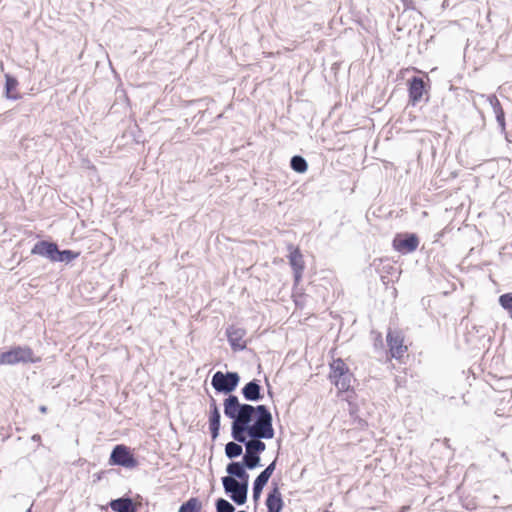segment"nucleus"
Wrapping results in <instances>:
<instances>
[{"label": "nucleus", "mask_w": 512, "mask_h": 512, "mask_svg": "<svg viewBox=\"0 0 512 512\" xmlns=\"http://www.w3.org/2000/svg\"><path fill=\"white\" fill-rule=\"evenodd\" d=\"M32 255L42 256L51 262L70 263L80 256V252L65 249L60 250L57 243L49 240L37 241L31 249Z\"/></svg>", "instance_id": "obj_3"}, {"label": "nucleus", "mask_w": 512, "mask_h": 512, "mask_svg": "<svg viewBox=\"0 0 512 512\" xmlns=\"http://www.w3.org/2000/svg\"><path fill=\"white\" fill-rule=\"evenodd\" d=\"M237 480V483H242L244 487L249 489V474L245 470L243 473H241L240 476L235 478Z\"/></svg>", "instance_id": "obj_30"}, {"label": "nucleus", "mask_w": 512, "mask_h": 512, "mask_svg": "<svg viewBox=\"0 0 512 512\" xmlns=\"http://www.w3.org/2000/svg\"><path fill=\"white\" fill-rule=\"evenodd\" d=\"M276 464L277 457L259 474V476L269 481V479L271 478L272 474L276 469Z\"/></svg>", "instance_id": "obj_29"}, {"label": "nucleus", "mask_w": 512, "mask_h": 512, "mask_svg": "<svg viewBox=\"0 0 512 512\" xmlns=\"http://www.w3.org/2000/svg\"><path fill=\"white\" fill-rule=\"evenodd\" d=\"M266 384H267V386H268V394L272 397V391H271V389H270V385H269V382H268V380H267V379H266Z\"/></svg>", "instance_id": "obj_36"}, {"label": "nucleus", "mask_w": 512, "mask_h": 512, "mask_svg": "<svg viewBox=\"0 0 512 512\" xmlns=\"http://www.w3.org/2000/svg\"><path fill=\"white\" fill-rule=\"evenodd\" d=\"M253 408H255V414L252 413L249 429L251 439L254 440L257 451L261 455L266 450V444L262 440H270L275 435L273 416L264 404L253 405Z\"/></svg>", "instance_id": "obj_2"}, {"label": "nucleus", "mask_w": 512, "mask_h": 512, "mask_svg": "<svg viewBox=\"0 0 512 512\" xmlns=\"http://www.w3.org/2000/svg\"><path fill=\"white\" fill-rule=\"evenodd\" d=\"M405 9L407 10H414L415 9V4H414V1L413 0H401Z\"/></svg>", "instance_id": "obj_31"}, {"label": "nucleus", "mask_w": 512, "mask_h": 512, "mask_svg": "<svg viewBox=\"0 0 512 512\" xmlns=\"http://www.w3.org/2000/svg\"><path fill=\"white\" fill-rule=\"evenodd\" d=\"M224 492L237 505H243L247 502L248 488L242 483L230 477H222L221 479Z\"/></svg>", "instance_id": "obj_8"}, {"label": "nucleus", "mask_w": 512, "mask_h": 512, "mask_svg": "<svg viewBox=\"0 0 512 512\" xmlns=\"http://www.w3.org/2000/svg\"><path fill=\"white\" fill-rule=\"evenodd\" d=\"M288 258L289 264L293 270L294 280L296 283H298L304 270L303 256L298 248H294L292 251H290Z\"/></svg>", "instance_id": "obj_14"}, {"label": "nucleus", "mask_w": 512, "mask_h": 512, "mask_svg": "<svg viewBox=\"0 0 512 512\" xmlns=\"http://www.w3.org/2000/svg\"><path fill=\"white\" fill-rule=\"evenodd\" d=\"M246 335V330L237 327L235 325H231L226 329L227 340L231 346V349L234 352L243 351L246 349V342L243 341L244 336Z\"/></svg>", "instance_id": "obj_11"}, {"label": "nucleus", "mask_w": 512, "mask_h": 512, "mask_svg": "<svg viewBox=\"0 0 512 512\" xmlns=\"http://www.w3.org/2000/svg\"><path fill=\"white\" fill-rule=\"evenodd\" d=\"M268 480L263 479L259 475L255 478L252 486V497L255 502L260 499L264 487L267 485Z\"/></svg>", "instance_id": "obj_25"}, {"label": "nucleus", "mask_w": 512, "mask_h": 512, "mask_svg": "<svg viewBox=\"0 0 512 512\" xmlns=\"http://www.w3.org/2000/svg\"><path fill=\"white\" fill-rule=\"evenodd\" d=\"M31 440L34 442H40L41 436L39 434H34V435H32Z\"/></svg>", "instance_id": "obj_34"}, {"label": "nucleus", "mask_w": 512, "mask_h": 512, "mask_svg": "<svg viewBox=\"0 0 512 512\" xmlns=\"http://www.w3.org/2000/svg\"><path fill=\"white\" fill-rule=\"evenodd\" d=\"M108 462L111 466H120L125 469H134L139 465L131 448L124 444H117L113 447Z\"/></svg>", "instance_id": "obj_6"}, {"label": "nucleus", "mask_w": 512, "mask_h": 512, "mask_svg": "<svg viewBox=\"0 0 512 512\" xmlns=\"http://www.w3.org/2000/svg\"><path fill=\"white\" fill-rule=\"evenodd\" d=\"M236 512H247V511H245V510H238V511H236Z\"/></svg>", "instance_id": "obj_37"}, {"label": "nucleus", "mask_w": 512, "mask_h": 512, "mask_svg": "<svg viewBox=\"0 0 512 512\" xmlns=\"http://www.w3.org/2000/svg\"><path fill=\"white\" fill-rule=\"evenodd\" d=\"M260 380L253 379L241 388V395L247 402H259L264 398Z\"/></svg>", "instance_id": "obj_13"}, {"label": "nucleus", "mask_w": 512, "mask_h": 512, "mask_svg": "<svg viewBox=\"0 0 512 512\" xmlns=\"http://www.w3.org/2000/svg\"><path fill=\"white\" fill-rule=\"evenodd\" d=\"M355 381L353 373L350 369L343 374V376L339 377V379L334 380V385L341 392H348L352 388V382Z\"/></svg>", "instance_id": "obj_20"}, {"label": "nucleus", "mask_w": 512, "mask_h": 512, "mask_svg": "<svg viewBox=\"0 0 512 512\" xmlns=\"http://www.w3.org/2000/svg\"><path fill=\"white\" fill-rule=\"evenodd\" d=\"M209 430L212 440H216L219 436L221 425L220 411H209Z\"/></svg>", "instance_id": "obj_19"}, {"label": "nucleus", "mask_w": 512, "mask_h": 512, "mask_svg": "<svg viewBox=\"0 0 512 512\" xmlns=\"http://www.w3.org/2000/svg\"><path fill=\"white\" fill-rule=\"evenodd\" d=\"M39 361L40 358L34 356V352L29 346H12L0 354V365L37 363Z\"/></svg>", "instance_id": "obj_5"}, {"label": "nucleus", "mask_w": 512, "mask_h": 512, "mask_svg": "<svg viewBox=\"0 0 512 512\" xmlns=\"http://www.w3.org/2000/svg\"><path fill=\"white\" fill-rule=\"evenodd\" d=\"M109 507L114 512H137V505L133 499L127 495L112 499L109 502Z\"/></svg>", "instance_id": "obj_15"}, {"label": "nucleus", "mask_w": 512, "mask_h": 512, "mask_svg": "<svg viewBox=\"0 0 512 512\" xmlns=\"http://www.w3.org/2000/svg\"><path fill=\"white\" fill-rule=\"evenodd\" d=\"M216 512H235V507L228 500L220 497L215 501Z\"/></svg>", "instance_id": "obj_27"}, {"label": "nucleus", "mask_w": 512, "mask_h": 512, "mask_svg": "<svg viewBox=\"0 0 512 512\" xmlns=\"http://www.w3.org/2000/svg\"><path fill=\"white\" fill-rule=\"evenodd\" d=\"M348 370L349 367L341 358L334 359L332 363H330V381L334 383V380L339 379V377L343 376V374L346 373Z\"/></svg>", "instance_id": "obj_17"}, {"label": "nucleus", "mask_w": 512, "mask_h": 512, "mask_svg": "<svg viewBox=\"0 0 512 512\" xmlns=\"http://www.w3.org/2000/svg\"><path fill=\"white\" fill-rule=\"evenodd\" d=\"M408 96L409 103L413 106L416 105L423 95L427 93V83L423 80V78L418 76L411 77L408 82Z\"/></svg>", "instance_id": "obj_9"}, {"label": "nucleus", "mask_w": 512, "mask_h": 512, "mask_svg": "<svg viewBox=\"0 0 512 512\" xmlns=\"http://www.w3.org/2000/svg\"><path fill=\"white\" fill-rule=\"evenodd\" d=\"M202 503L197 497H191L187 501L183 502L178 512H201Z\"/></svg>", "instance_id": "obj_22"}, {"label": "nucleus", "mask_w": 512, "mask_h": 512, "mask_svg": "<svg viewBox=\"0 0 512 512\" xmlns=\"http://www.w3.org/2000/svg\"><path fill=\"white\" fill-rule=\"evenodd\" d=\"M290 167L297 173H305L308 169V163L303 156L294 155L290 160Z\"/></svg>", "instance_id": "obj_24"}, {"label": "nucleus", "mask_w": 512, "mask_h": 512, "mask_svg": "<svg viewBox=\"0 0 512 512\" xmlns=\"http://www.w3.org/2000/svg\"><path fill=\"white\" fill-rule=\"evenodd\" d=\"M265 505L267 512H281L284 508V501L279 486L275 480L271 483V488L267 493Z\"/></svg>", "instance_id": "obj_10"}, {"label": "nucleus", "mask_w": 512, "mask_h": 512, "mask_svg": "<svg viewBox=\"0 0 512 512\" xmlns=\"http://www.w3.org/2000/svg\"><path fill=\"white\" fill-rule=\"evenodd\" d=\"M39 411H40L41 413H46V412H47V407H46V406H44V405H41V406L39 407Z\"/></svg>", "instance_id": "obj_35"}, {"label": "nucleus", "mask_w": 512, "mask_h": 512, "mask_svg": "<svg viewBox=\"0 0 512 512\" xmlns=\"http://www.w3.org/2000/svg\"><path fill=\"white\" fill-rule=\"evenodd\" d=\"M245 470H248V469L246 468L243 461H231L226 466V472L228 474L227 477H230L233 479L240 476L241 473H243Z\"/></svg>", "instance_id": "obj_23"}, {"label": "nucleus", "mask_w": 512, "mask_h": 512, "mask_svg": "<svg viewBox=\"0 0 512 512\" xmlns=\"http://www.w3.org/2000/svg\"><path fill=\"white\" fill-rule=\"evenodd\" d=\"M242 461L248 470H253L261 466V455H244Z\"/></svg>", "instance_id": "obj_26"}, {"label": "nucleus", "mask_w": 512, "mask_h": 512, "mask_svg": "<svg viewBox=\"0 0 512 512\" xmlns=\"http://www.w3.org/2000/svg\"><path fill=\"white\" fill-rule=\"evenodd\" d=\"M355 420L357 421L358 427L362 429L368 426L367 421L362 418H357Z\"/></svg>", "instance_id": "obj_33"}, {"label": "nucleus", "mask_w": 512, "mask_h": 512, "mask_svg": "<svg viewBox=\"0 0 512 512\" xmlns=\"http://www.w3.org/2000/svg\"><path fill=\"white\" fill-rule=\"evenodd\" d=\"M419 246V237L416 233L402 232L397 233L392 241V247L402 255L410 254L417 250Z\"/></svg>", "instance_id": "obj_7"}, {"label": "nucleus", "mask_w": 512, "mask_h": 512, "mask_svg": "<svg viewBox=\"0 0 512 512\" xmlns=\"http://www.w3.org/2000/svg\"><path fill=\"white\" fill-rule=\"evenodd\" d=\"M490 104L495 113L496 121L502 132H505L506 122H505V112L502 108V105L496 96L490 97Z\"/></svg>", "instance_id": "obj_18"}, {"label": "nucleus", "mask_w": 512, "mask_h": 512, "mask_svg": "<svg viewBox=\"0 0 512 512\" xmlns=\"http://www.w3.org/2000/svg\"><path fill=\"white\" fill-rule=\"evenodd\" d=\"M240 375L235 371H217L213 374L211 379V385L216 393L227 395L223 401V410L225 411V405L233 398L239 400V398L233 394L240 383Z\"/></svg>", "instance_id": "obj_4"}, {"label": "nucleus", "mask_w": 512, "mask_h": 512, "mask_svg": "<svg viewBox=\"0 0 512 512\" xmlns=\"http://www.w3.org/2000/svg\"><path fill=\"white\" fill-rule=\"evenodd\" d=\"M209 411H220L216 400L213 397H210Z\"/></svg>", "instance_id": "obj_32"}, {"label": "nucleus", "mask_w": 512, "mask_h": 512, "mask_svg": "<svg viewBox=\"0 0 512 512\" xmlns=\"http://www.w3.org/2000/svg\"><path fill=\"white\" fill-rule=\"evenodd\" d=\"M241 443L236 442L235 440L228 442L225 445V456L234 460L243 454V448Z\"/></svg>", "instance_id": "obj_21"}, {"label": "nucleus", "mask_w": 512, "mask_h": 512, "mask_svg": "<svg viewBox=\"0 0 512 512\" xmlns=\"http://www.w3.org/2000/svg\"><path fill=\"white\" fill-rule=\"evenodd\" d=\"M499 304L509 313V316L512 319V292L500 295Z\"/></svg>", "instance_id": "obj_28"}, {"label": "nucleus", "mask_w": 512, "mask_h": 512, "mask_svg": "<svg viewBox=\"0 0 512 512\" xmlns=\"http://www.w3.org/2000/svg\"><path fill=\"white\" fill-rule=\"evenodd\" d=\"M26 512H32V511H31V508H29Z\"/></svg>", "instance_id": "obj_38"}, {"label": "nucleus", "mask_w": 512, "mask_h": 512, "mask_svg": "<svg viewBox=\"0 0 512 512\" xmlns=\"http://www.w3.org/2000/svg\"><path fill=\"white\" fill-rule=\"evenodd\" d=\"M18 85L19 82L16 77L10 74L5 75L4 95L7 99L18 100L22 97L20 93L16 92Z\"/></svg>", "instance_id": "obj_16"}, {"label": "nucleus", "mask_w": 512, "mask_h": 512, "mask_svg": "<svg viewBox=\"0 0 512 512\" xmlns=\"http://www.w3.org/2000/svg\"><path fill=\"white\" fill-rule=\"evenodd\" d=\"M386 340L391 356L395 359L403 357L407 347L403 345V337L400 332L389 330Z\"/></svg>", "instance_id": "obj_12"}, {"label": "nucleus", "mask_w": 512, "mask_h": 512, "mask_svg": "<svg viewBox=\"0 0 512 512\" xmlns=\"http://www.w3.org/2000/svg\"><path fill=\"white\" fill-rule=\"evenodd\" d=\"M255 408L249 403H241L240 400L231 398L225 405V416L232 420L231 437L245 447V455H260L254 440L251 439L249 423Z\"/></svg>", "instance_id": "obj_1"}]
</instances>
